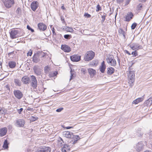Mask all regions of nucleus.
Here are the masks:
<instances>
[{"label": "nucleus", "instance_id": "obj_1", "mask_svg": "<svg viewBox=\"0 0 152 152\" xmlns=\"http://www.w3.org/2000/svg\"><path fill=\"white\" fill-rule=\"evenodd\" d=\"M62 134L64 137L69 138L68 142H70V143H75L80 139L78 135H74L72 132L68 131H64Z\"/></svg>", "mask_w": 152, "mask_h": 152}, {"label": "nucleus", "instance_id": "obj_2", "mask_svg": "<svg viewBox=\"0 0 152 152\" xmlns=\"http://www.w3.org/2000/svg\"><path fill=\"white\" fill-rule=\"evenodd\" d=\"M129 69L130 71L128 75V83L130 84V86L132 87L134 85V82L135 75L134 72L131 70L130 67H129Z\"/></svg>", "mask_w": 152, "mask_h": 152}, {"label": "nucleus", "instance_id": "obj_3", "mask_svg": "<svg viewBox=\"0 0 152 152\" xmlns=\"http://www.w3.org/2000/svg\"><path fill=\"white\" fill-rule=\"evenodd\" d=\"M95 53L92 50L87 51L85 54L84 57L85 61H87L92 60L94 57Z\"/></svg>", "mask_w": 152, "mask_h": 152}, {"label": "nucleus", "instance_id": "obj_4", "mask_svg": "<svg viewBox=\"0 0 152 152\" xmlns=\"http://www.w3.org/2000/svg\"><path fill=\"white\" fill-rule=\"evenodd\" d=\"M107 63L113 66H115L116 65V60L114 59V56L112 55H109L106 58Z\"/></svg>", "mask_w": 152, "mask_h": 152}, {"label": "nucleus", "instance_id": "obj_5", "mask_svg": "<svg viewBox=\"0 0 152 152\" xmlns=\"http://www.w3.org/2000/svg\"><path fill=\"white\" fill-rule=\"evenodd\" d=\"M31 85L34 89H36L37 86V81L36 77L34 75L31 76Z\"/></svg>", "mask_w": 152, "mask_h": 152}, {"label": "nucleus", "instance_id": "obj_6", "mask_svg": "<svg viewBox=\"0 0 152 152\" xmlns=\"http://www.w3.org/2000/svg\"><path fill=\"white\" fill-rule=\"evenodd\" d=\"M129 46L133 50H138L143 48L141 45L136 43H133L129 45Z\"/></svg>", "mask_w": 152, "mask_h": 152}, {"label": "nucleus", "instance_id": "obj_7", "mask_svg": "<svg viewBox=\"0 0 152 152\" xmlns=\"http://www.w3.org/2000/svg\"><path fill=\"white\" fill-rule=\"evenodd\" d=\"M5 7L8 8L12 7V4H14V0H2Z\"/></svg>", "mask_w": 152, "mask_h": 152}, {"label": "nucleus", "instance_id": "obj_8", "mask_svg": "<svg viewBox=\"0 0 152 152\" xmlns=\"http://www.w3.org/2000/svg\"><path fill=\"white\" fill-rule=\"evenodd\" d=\"M75 143H70V142H68V145L64 144L63 147L61 148L62 152H66L70 150V148L73 146L72 145Z\"/></svg>", "mask_w": 152, "mask_h": 152}, {"label": "nucleus", "instance_id": "obj_9", "mask_svg": "<svg viewBox=\"0 0 152 152\" xmlns=\"http://www.w3.org/2000/svg\"><path fill=\"white\" fill-rule=\"evenodd\" d=\"M13 94L15 97L18 99H21L23 96L22 92L19 90H14Z\"/></svg>", "mask_w": 152, "mask_h": 152}, {"label": "nucleus", "instance_id": "obj_10", "mask_svg": "<svg viewBox=\"0 0 152 152\" xmlns=\"http://www.w3.org/2000/svg\"><path fill=\"white\" fill-rule=\"evenodd\" d=\"M25 121L22 119H19L16 121L15 125L17 127H23L25 124Z\"/></svg>", "mask_w": 152, "mask_h": 152}, {"label": "nucleus", "instance_id": "obj_11", "mask_svg": "<svg viewBox=\"0 0 152 152\" xmlns=\"http://www.w3.org/2000/svg\"><path fill=\"white\" fill-rule=\"evenodd\" d=\"M51 149L50 148L45 146L41 147L37 150V152H50Z\"/></svg>", "mask_w": 152, "mask_h": 152}, {"label": "nucleus", "instance_id": "obj_12", "mask_svg": "<svg viewBox=\"0 0 152 152\" xmlns=\"http://www.w3.org/2000/svg\"><path fill=\"white\" fill-rule=\"evenodd\" d=\"M18 32V30L13 29L10 32V37L12 39H14L17 38V35Z\"/></svg>", "mask_w": 152, "mask_h": 152}, {"label": "nucleus", "instance_id": "obj_13", "mask_svg": "<svg viewBox=\"0 0 152 152\" xmlns=\"http://www.w3.org/2000/svg\"><path fill=\"white\" fill-rule=\"evenodd\" d=\"M39 5V3L37 1H33L31 4V8L32 10L35 11L37 9Z\"/></svg>", "mask_w": 152, "mask_h": 152}, {"label": "nucleus", "instance_id": "obj_14", "mask_svg": "<svg viewBox=\"0 0 152 152\" xmlns=\"http://www.w3.org/2000/svg\"><path fill=\"white\" fill-rule=\"evenodd\" d=\"M34 72L37 76L41 75L42 74V70L38 66H34L33 68Z\"/></svg>", "mask_w": 152, "mask_h": 152}, {"label": "nucleus", "instance_id": "obj_15", "mask_svg": "<svg viewBox=\"0 0 152 152\" xmlns=\"http://www.w3.org/2000/svg\"><path fill=\"white\" fill-rule=\"evenodd\" d=\"M80 56L77 55H74L70 57L72 61L74 62H77L80 60Z\"/></svg>", "mask_w": 152, "mask_h": 152}, {"label": "nucleus", "instance_id": "obj_16", "mask_svg": "<svg viewBox=\"0 0 152 152\" xmlns=\"http://www.w3.org/2000/svg\"><path fill=\"white\" fill-rule=\"evenodd\" d=\"M61 49L65 52H69L71 51L70 47L66 45H61Z\"/></svg>", "mask_w": 152, "mask_h": 152}, {"label": "nucleus", "instance_id": "obj_17", "mask_svg": "<svg viewBox=\"0 0 152 152\" xmlns=\"http://www.w3.org/2000/svg\"><path fill=\"white\" fill-rule=\"evenodd\" d=\"M143 144L142 142H139L136 145V150L137 151L140 152L142 150Z\"/></svg>", "mask_w": 152, "mask_h": 152}, {"label": "nucleus", "instance_id": "obj_18", "mask_svg": "<svg viewBox=\"0 0 152 152\" xmlns=\"http://www.w3.org/2000/svg\"><path fill=\"white\" fill-rule=\"evenodd\" d=\"M134 15L131 12H129L126 15L125 21L129 22L132 19Z\"/></svg>", "mask_w": 152, "mask_h": 152}, {"label": "nucleus", "instance_id": "obj_19", "mask_svg": "<svg viewBox=\"0 0 152 152\" xmlns=\"http://www.w3.org/2000/svg\"><path fill=\"white\" fill-rule=\"evenodd\" d=\"M38 27L40 30L45 31L47 28L46 25L42 23H40L38 24Z\"/></svg>", "mask_w": 152, "mask_h": 152}, {"label": "nucleus", "instance_id": "obj_20", "mask_svg": "<svg viewBox=\"0 0 152 152\" xmlns=\"http://www.w3.org/2000/svg\"><path fill=\"white\" fill-rule=\"evenodd\" d=\"M106 67V66L104 61H103L101 63V65L99 68V70L102 73H104Z\"/></svg>", "mask_w": 152, "mask_h": 152}, {"label": "nucleus", "instance_id": "obj_21", "mask_svg": "<svg viewBox=\"0 0 152 152\" xmlns=\"http://www.w3.org/2000/svg\"><path fill=\"white\" fill-rule=\"evenodd\" d=\"M30 78L27 76L23 77L21 79V81L24 84H28L29 83Z\"/></svg>", "mask_w": 152, "mask_h": 152}, {"label": "nucleus", "instance_id": "obj_22", "mask_svg": "<svg viewBox=\"0 0 152 152\" xmlns=\"http://www.w3.org/2000/svg\"><path fill=\"white\" fill-rule=\"evenodd\" d=\"M7 131L6 127L2 128L0 129V136L2 137L5 135Z\"/></svg>", "mask_w": 152, "mask_h": 152}, {"label": "nucleus", "instance_id": "obj_23", "mask_svg": "<svg viewBox=\"0 0 152 152\" xmlns=\"http://www.w3.org/2000/svg\"><path fill=\"white\" fill-rule=\"evenodd\" d=\"M14 82L15 85L18 86L20 87L21 86L22 82L21 81L17 78H15L14 80Z\"/></svg>", "mask_w": 152, "mask_h": 152}, {"label": "nucleus", "instance_id": "obj_24", "mask_svg": "<svg viewBox=\"0 0 152 152\" xmlns=\"http://www.w3.org/2000/svg\"><path fill=\"white\" fill-rule=\"evenodd\" d=\"M88 72L91 76H93L96 73V71L94 69L90 68L88 69Z\"/></svg>", "mask_w": 152, "mask_h": 152}, {"label": "nucleus", "instance_id": "obj_25", "mask_svg": "<svg viewBox=\"0 0 152 152\" xmlns=\"http://www.w3.org/2000/svg\"><path fill=\"white\" fill-rule=\"evenodd\" d=\"M115 71V69L112 67H110L107 68V73L109 75H112Z\"/></svg>", "mask_w": 152, "mask_h": 152}, {"label": "nucleus", "instance_id": "obj_26", "mask_svg": "<svg viewBox=\"0 0 152 152\" xmlns=\"http://www.w3.org/2000/svg\"><path fill=\"white\" fill-rule=\"evenodd\" d=\"M8 65L9 67L11 68H15L16 65L15 62L13 61H10L8 63Z\"/></svg>", "mask_w": 152, "mask_h": 152}, {"label": "nucleus", "instance_id": "obj_27", "mask_svg": "<svg viewBox=\"0 0 152 152\" xmlns=\"http://www.w3.org/2000/svg\"><path fill=\"white\" fill-rule=\"evenodd\" d=\"M33 62L35 63L38 62L39 61V55H37L34 56L33 57Z\"/></svg>", "mask_w": 152, "mask_h": 152}, {"label": "nucleus", "instance_id": "obj_28", "mask_svg": "<svg viewBox=\"0 0 152 152\" xmlns=\"http://www.w3.org/2000/svg\"><path fill=\"white\" fill-rule=\"evenodd\" d=\"M143 99L142 98H139L137 99L134 100L132 102V104H137L139 102L142 101Z\"/></svg>", "mask_w": 152, "mask_h": 152}, {"label": "nucleus", "instance_id": "obj_29", "mask_svg": "<svg viewBox=\"0 0 152 152\" xmlns=\"http://www.w3.org/2000/svg\"><path fill=\"white\" fill-rule=\"evenodd\" d=\"M9 143L7 140H5L4 142L3 145V148L4 149H7L8 148Z\"/></svg>", "mask_w": 152, "mask_h": 152}, {"label": "nucleus", "instance_id": "obj_30", "mask_svg": "<svg viewBox=\"0 0 152 152\" xmlns=\"http://www.w3.org/2000/svg\"><path fill=\"white\" fill-rule=\"evenodd\" d=\"M98 64V61L97 60H93L92 62L90 63V64L91 66H96Z\"/></svg>", "mask_w": 152, "mask_h": 152}, {"label": "nucleus", "instance_id": "obj_31", "mask_svg": "<svg viewBox=\"0 0 152 152\" xmlns=\"http://www.w3.org/2000/svg\"><path fill=\"white\" fill-rule=\"evenodd\" d=\"M64 29L66 31L68 32H72L73 31V28L71 27L66 26L65 27V28H64Z\"/></svg>", "mask_w": 152, "mask_h": 152}, {"label": "nucleus", "instance_id": "obj_32", "mask_svg": "<svg viewBox=\"0 0 152 152\" xmlns=\"http://www.w3.org/2000/svg\"><path fill=\"white\" fill-rule=\"evenodd\" d=\"M50 68L48 66H46L44 68V71L45 73H50Z\"/></svg>", "mask_w": 152, "mask_h": 152}, {"label": "nucleus", "instance_id": "obj_33", "mask_svg": "<svg viewBox=\"0 0 152 152\" xmlns=\"http://www.w3.org/2000/svg\"><path fill=\"white\" fill-rule=\"evenodd\" d=\"M118 32L121 34H122L124 37V38H125V31L122 28H120L118 30Z\"/></svg>", "mask_w": 152, "mask_h": 152}, {"label": "nucleus", "instance_id": "obj_34", "mask_svg": "<svg viewBox=\"0 0 152 152\" xmlns=\"http://www.w3.org/2000/svg\"><path fill=\"white\" fill-rule=\"evenodd\" d=\"M96 11L98 12L99 11H100L102 10V8L100 6L99 4H98L96 7Z\"/></svg>", "mask_w": 152, "mask_h": 152}, {"label": "nucleus", "instance_id": "obj_35", "mask_svg": "<svg viewBox=\"0 0 152 152\" xmlns=\"http://www.w3.org/2000/svg\"><path fill=\"white\" fill-rule=\"evenodd\" d=\"M72 37V36L70 34H65L64 35V38L67 39H70Z\"/></svg>", "mask_w": 152, "mask_h": 152}, {"label": "nucleus", "instance_id": "obj_36", "mask_svg": "<svg viewBox=\"0 0 152 152\" xmlns=\"http://www.w3.org/2000/svg\"><path fill=\"white\" fill-rule=\"evenodd\" d=\"M137 25V23H134L132 25L131 27L132 29V30L134 29L135 28H136Z\"/></svg>", "mask_w": 152, "mask_h": 152}, {"label": "nucleus", "instance_id": "obj_37", "mask_svg": "<svg viewBox=\"0 0 152 152\" xmlns=\"http://www.w3.org/2000/svg\"><path fill=\"white\" fill-rule=\"evenodd\" d=\"M132 54L135 57L138 55L137 52L135 50L134 51H133L132 52Z\"/></svg>", "mask_w": 152, "mask_h": 152}, {"label": "nucleus", "instance_id": "obj_38", "mask_svg": "<svg viewBox=\"0 0 152 152\" xmlns=\"http://www.w3.org/2000/svg\"><path fill=\"white\" fill-rule=\"evenodd\" d=\"M49 74V76L52 77H54L56 75V74L54 72H52V73H50Z\"/></svg>", "mask_w": 152, "mask_h": 152}, {"label": "nucleus", "instance_id": "obj_39", "mask_svg": "<svg viewBox=\"0 0 152 152\" xmlns=\"http://www.w3.org/2000/svg\"><path fill=\"white\" fill-rule=\"evenodd\" d=\"M58 144H60L61 145L62 144V143H64V141H63L62 138L61 137L59 138V140H58Z\"/></svg>", "mask_w": 152, "mask_h": 152}, {"label": "nucleus", "instance_id": "obj_40", "mask_svg": "<svg viewBox=\"0 0 152 152\" xmlns=\"http://www.w3.org/2000/svg\"><path fill=\"white\" fill-rule=\"evenodd\" d=\"M84 16L87 18H89L91 17V15L89 14H88L87 13H85L84 14Z\"/></svg>", "mask_w": 152, "mask_h": 152}, {"label": "nucleus", "instance_id": "obj_41", "mask_svg": "<svg viewBox=\"0 0 152 152\" xmlns=\"http://www.w3.org/2000/svg\"><path fill=\"white\" fill-rule=\"evenodd\" d=\"M27 28L28 30H30L31 32H34V30L29 25L27 26Z\"/></svg>", "mask_w": 152, "mask_h": 152}, {"label": "nucleus", "instance_id": "obj_42", "mask_svg": "<svg viewBox=\"0 0 152 152\" xmlns=\"http://www.w3.org/2000/svg\"><path fill=\"white\" fill-rule=\"evenodd\" d=\"M45 55V53L44 52H40V54H39V56H41V57H44Z\"/></svg>", "mask_w": 152, "mask_h": 152}, {"label": "nucleus", "instance_id": "obj_43", "mask_svg": "<svg viewBox=\"0 0 152 152\" xmlns=\"http://www.w3.org/2000/svg\"><path fill=\"white\" fill-rule=\"evenodd\" d=\"M106 15V14L105 15H103L102 16V20H101V22L102 23H103L104 22L105 19Z\"/></svg>", "mask_w": 152, "mask_h": 152}, {"label": "nucleus", "instance_id": "obj_44", "mask_svg": "<svg viewBox=\"0 0 152 152\" xmlns=\"http://www.w3.org/2000/svg\"><path fill=\"white\" fill-rule=\"evenodd\" d=\"M142 7V4H139L137 6V9L138 10H140L141 9V8Z\"/></svg>", "mask_w": 152, "mask_h": 152}, {"label": "nucleus", "instance_id": "obj_45", "mask_svg": "<svg viewBox=\"0 0 152 152\" xmlns=\"http://www.w3.org/2000/svg\"><path fill=\"white\" fill-rule=\"evenodd\" d=\"M64 108L63 107H61L57 109L56 111V112H60Z\"/></svg>", "mask_w": 152, "mask_h": 152}, {"label": "nucleus", "instance_id": "obj_46", "mask_svg": "<svg viewBox=\"0 0 152 152\" xmlns=\"http://www.w3.org/2000/svg\"><path fill=\"white\" fill-rule=\"evenodd\" d=\"M23 110V109L22 108H21L17 110V111L19 114H20L22 112Z\"/></svg>", "mask_w": 152, "mask_h": 152}, {"label": "nucleus", "instance_id": "obj_47", "mask_svg": "<svg viewBox=\"0 0 152 152\" xmlns=\"http://www.w3.org/2000/svg\"><path fill=\"white\" fill-rule=\"evenodd\" d=\"M61 20L62 21V23H65V20H64V17L63 16H61Z\"/></svg>", "mask_w": 152, "mask_h": 152}, {"label": "nucleus", "instance_id": "obj_48", "mask_svg": "<svg viewBox=\"0 0 152 152\" xmlns=\"http://www.w3.org/2000/svg\"><path fill=\"white\" fill-rule=\"evenodd\" d=\"M72 69H71L70 71V72L71 73V76H70V80H71L72 79L73 77V74L72 73Z\"/></svg>", "mask_w": 152, "mask_h": 152}, {"label": "nucleus", "instance_id": "obj_49", "mask_svg": "<svg viewBox=\"0 0 152 152\" xmlns=\"http://www.w3.org/2000/svg\"><path fill=\"white\" fill-rule=\"evenodd\" d=\"M130 1H131V0H126V1L125 5V6L127 5L128 4H129V3Z\"/></svg>", "mask_w": 152, "mask_h": 152}, {"label": "nucleus", "instance_id": "obj_50", "mask_svg": "<svg viewBox=\"0 0 152 152\" xmlns=\"http://www.w3.org/2000/svg\"><path fill=\"white\" fill-rule=\"evenodd\" d=\"M21 11V10L20 8V7L18 8L16 11L17 12L18 14H19Z\"/></svg>", "mask_w": 152, "mask_h": 152}, {"label": "nucleus", "instance_id": "obj_51", "mask_svg": "<svg viewBox=\"0 0 152 152\" xmlns=\"http://www.w3.org/2000/svg\"><path fill=\"white\" fill-rule=\"evenodd\" d=\"M116 1L118 3L121 4L123 2V0H116Z\"/></svg>", "mask_w": 152, "mask_h": 152}, {"label": "nucleus", "instance_id": "obj_52", "mask_svg": "<svg viewBox=\"0 0 152 152\" xmlns=\"http://www.w3.org/2000/svg\"><path fill=\"white\" fill-rule=\"evenodd\" d=\"M30 51H29L27 53V56H31V55H32V51L31 50H30Z\"/></svg>", "mask_w": 152, "mask_h": 152}, {"label": "nucleus", "instance_id": "obj_53", "mask_svg": "<svg viewBox=\"0 0 152 152\" xmlns=\"http://www.w3.org/2000/svg\"><path fill=\"white\" fill-rule=\"evenodd\" d=\"M145 102L146 104L148 105H151V103L150 104V102H149L148 99Z\"/></svg>", "mask_w": 152, "mask_h": 152}, {"label": "nucleus", "instance_id": "obj_54", "mask_svg": "<svg viewBox=\"0 0 152 152\" xmlns=\"http://www.w3.org/2000/svg\"><path fill=\"white\" fill-rule=\"evenodd\" d=\"M81 71L83 73V74H85V71L86 70L83 68L82 69H81Z\"/></svg>", "mask_w": 152, "mask_h": 152}, {"label": "nucleus", "instance_id": "obj_55", "mask_svg": "<svg viewBox=\"0 0 152 152\" xmlns=\"http://www.w3.org/2000/svg\"><path fill=\"white\" fill-rule=\"evenodd\" d=\"M52 32H53V35H56V33L55 31V29L54 28H53V29L52 30Z\"/></svg>", "mask_w": 152, "mask_h": 152}, {"label": "nucleus", "instance_id": "obj_56", "mask_svg": "<svg viewBox=\"0 0 152 152\" xmlns=\"http://www.w3.org/2000/svg\"><path fill=\"white\" fill-rule=\"evenodd\" d=\"M148 101H149V102H150V104L151 103V104H152V97L149 98L148 99Z\"/></svg>", "mask_w": 152, "mask_h": 152}, {"label": "nucleus", "instance_id": "obj_57", "mask_svg": "<svg viewBox=\"0 0 152 152\" xmlns=\"http://www.w3.org/2000/svg\"><path fill=\"white\" fill-rule=\"evenodd\" d=\"M117 61H118V62L119 65H120V62H121V60L118 56H117Z\"/></svg>", "mask_w": 152, "mask_h": 152}, {"label": "nucleus", "instance_id": "obj_58", "mask_svg": "<svg viewBox=\"0 0 152 152\" xmlns=\"http://www.w3.org/2000/svg\"><path fill=\"white\" fill-rule=\"evenodd\" d=\"M4 113V111L2 109H0V114H3Z\"/></svg>", "mask_w": 152, "mask_h": 152}, {"label": "nucleus", "instance_id": "obj_59", "mask_svg": "<svg viewBox=\"0 0 152 152\" xmlns=\"http://www.w3.org/2000/svg\"><path fill=\"white\" fill-rule=\"evenodd\" d=\"M65 128L66 129H70L73 128V126H67V127H65Z\"/></svg>", "mask_w": 152, "mask_h": 152}, {"label": "nucleus", "instance_id": "obj_60", "mask_svg": "<svg viewBox=\"0 0 152 152\" xmlns=\"http://www.w3.org/2000/svg\"><path fill=\"white\" fill-rule=\"evenodd\" d=\"M125 52L127 54H128L129 55H131V53L127 50H125Z\"/></svg>", "mask_w": 152, "mask_h": 152}, {"label": "nucleus", "instance_id": "obj_61", "mask_svg": "<svg viewBox=\"0 0 152 152\" xmlns=\"http://www.w3.org/2000/svg\"><path fill=\"white\" fill-rule=\"evenodd\" d=\"M2 61H0V66H1V67H2Z\"/></svg>", "mask_w": 152, "mask_h": 152}, {"label": "nucleus", "instance_id": "obj_62", "mask_svg": "<svg viewBox=\"0 0 152 152\" xmlns=\"http://www.w3.org/2000/svg\"><path fill=\"white\" fill-rule=\"evenodd\" d=\"M61 8L62 9H65V8L63 6L61 7Z\"/></svg>", "mask_w": 152, "mask_h": 152}, {"label": "nucleus", "instance_id": "obj_63", "mask_svg": "<svg viewBox=\"0 0 152 152\" xmlns=\"http://www.w3.org/2000/svg\"><path fill=\"white\" fill-rule=\"evenodd\" d=\"M32 118H33V119H32L33 120L35 121L36 120V119L34 117H32Z\"/></svg>", "mask_w": 152, "mask_h": 152}, {"label": "nucleus", "instance_id": "obj_64", "mask_svg": "<svg viewBox=\"0 0 152 152\" xmlns=\"http://www.w3.org/2000/svg\"><path fill=\"white\" fill-rule=\"evenodd\" d=\"M144 152H151V151H145Z\"/></svg>", "mask_w": 152, "mask_h": 152}]
</instances>
